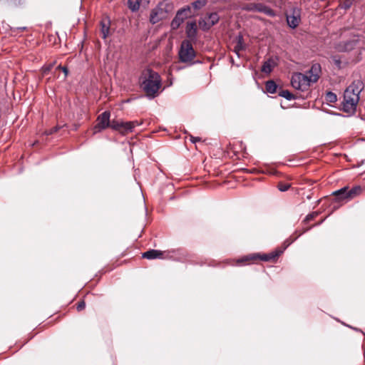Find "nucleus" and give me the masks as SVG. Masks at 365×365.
<instances>
[{
	"mask_svg": "<svg viewBox=\"0 0 365 365\" xmlns=\"http://www.w3.org/2000/svg\"><path fill=\"white\" fill-rule=\"evenodd\" d=\"M161 86V78L157 72L150 68L143 71L140 76V87L147 97L149 98L156 97Z\"/></svg>",
	"mask_w": 365,
	"mask_h": 365,
	"instance_id": "nucleus-1",
	"label": "nucleus"
},
{
	"mask_svg": "<svg viewBox=\"0 0 365 365\" xmlns=\"http://www.w3.org/2000/svg\"><path fill=\"white\" fill-rule=\"evenodd\" d=\"M364 89V83L361 80L354 81L346 88L344 93L342 102L343 110L348 113H354L356 111L357 103L359 101V94Z\"/></svg>",
	"mask_w": 365,
	"mask_h": 365,
	"instance_id": "nucleus-2",
	"label": "nucleus"
},
{
	"mask_svg": "<svg viewBox=\"0 0 365 365\" xmlns=\"http://www.w3.org/2000/svg\"><path fill=\"white\" fill-rule=\"evenodd\" d=\"M362 192V188L359 185L352 187L345 186L332 192L334 200L337 202H346L356 197L359 196Z\"/></svg>",
	"mask_w": 365,
	"mask_h": 365,
	"instance_id": "nucleus-3",
	"label": "nucleus"
},
{
	"mask_svg": "<svg viewBox=\"0 0 365 365\" xmlns=\"http://www.w3.org/2000/svg\"><path fill=\"white\" fill-rule=\"evenodd\" d=\"M282 253V250H275L268 254L253 253L238 259L237 263L242 264L247 262L249 264L250 262H255L257 260H261L263 262L275 261Z\"/></svg>",
	"mask_w": 365,
	"mask_h": 365,
	"instance_id": "nucleus-4",
	"label": "nucleus"
},
{
	"mask_svg": "<svg viewBox=\"0 0 365 365\" xmlns=\"http://www.w3.org/2000/svg\"><path fill=\"white\" fill-rule=\"evenodd\" d=\"M178 55L182 63H190L191 64L195 63L193 60L196 56V52L190 41L185 39L182 41Z\"/></svg>",
	"mask_w": 365,
	"mask_h": 365,
	"instance_id": "nucleus-5",
	"label": "nucleus"
},
{
	"mask_svg": "<svg viewBox=\"0 0 365 365\" xmlns=\"http://www.w3.org/2000/svg\"><path fill=\"white\" fill-rule=\"evenodd\" d=\"M192 16H194V14L192 11L191 6L190 5L185 6L176 12L174 19L170 23L171 29L173 30L178 29L185 19Z\"/></svg>",
	"mask_w": 365,
	"mask_h": 365,
	"instance_id": "nucleus-6",
	"label": "nucleus"
},
{
	"mask_svg": "<svg viewBox=\"0 0 365 365\" xmlns=\"http://www.w3.org/2000/svg\"><path fill=\"white\" fill-rule=\"evenodd\" d=\"M242 9L246 11L263 13L270 17L276 16V12L272 9L262 3L245 4L242 6Z\"/></svg>",
	"mask_w": 365,
	"mask_h": 365,
	"instance_id": "nucleus-7",
	"label": "nucleus"
},
{
	"mask_svg": "<svg viewBox=\"0 0 365 365\" xmlns=\"http://www.w3.org/2000/svg\"><path fill=\"white\" fill-rule=\"evenodd\" d=\"M311 83L306 74L295 73L292 76L291 84L295 89L305 91L310 86Z\"/></svg>",
	"mask_w": 365,
	"mask_h": 365,
	"instance_id": "nucleus-8",
	"label": "nucleus"
},
{
	"mask_svg": "<svg viewBox=\"0 0 365 365\" xmlns=\"http://www.w3.org/2000/svg\"><path fill=\"white\" fill-rule=\"evenodd\" d=\"M220 16L217 12L207 14L204 18H200L198 24L203 31H209L214 25L218 23Z\"/></svg>",
	"mask_w": 365,
	"mask_h": 365,
	"instance_id": "nucleus-9",
	"label": "nucleus"
},
{
	"mask_svg": "<svg viewBox=\"0 0 365 365\" xmlns=\"http://www.w3.org/2000/svg\"><path fill=\"white\" fill-rule=\"evenodd\" d=\"M168 16V11L162 7V4H158L153 9L150 14V22L155 24L159 21L166 19Z\"/></svg>",
	"mask_w": 365,
	"mask_h": 365,
	"instance_id": "nucleus-10",
	"label": "nucleus"
},
{
	"mask_svg": "<svg viewBox=\"0 0 365 365\" xmlns=\"http://www.w3.org/2000/svg\"><path fill=\"white\" fill-rule=\"evenodd\" d=\"M110 111L106 110L100 114L97 118V123L94 126V132H101L110 126Z\"/></svg>",
	"mask_w": 365,
	"mask_h": 365,
	"instance_id": "nucleus-11",
	"label": "nucleus"
},
{
	"mask_svg": "<svg viewBox=\"0 0 365 365\" xmlns=\"http://www.w3.org/2000/svg\"><path fill=\"white\" fill-rule=\"evenodd\" d=\"M359 42V37L354 36L353 39L344 42H339L334 46L336 51L339 52H347L353 50Z\"/></svg>",
	"mask_w": 365,
	"mask_h": 365,
	"instance_id": "nucleus-12",
	"label": "nucleus"
},
{
	"mask_svg": "<svg viewBox=\"0 0 365 365\" xmlns=\"http://www.w3.org/2000/svg\"><path fill=\"white\" fill-rule=\"evenodd\" d=\"M185 34L187 40L190 42H195L197 36V26L195 21L187 23L185 28Z\"/></svg>",
	"mask_w": 365,
	"mask_h": 365,
	"instance_id": "nucleus-13",
	"label": "nucleus"
},
{
	"mask_svg": "<svg viewBox=\"0 0 365 365\" xmlns=\"http://www.w3.org/2000/svg\"><path fill=\"white\" fill-rule=\"evenodd\" d=\"M143 121H138V120H132V121H126L122 122L121 128L119 130V133L123 135H125L130 133H132L134 130V128L137 126H139L142 125Z\"/></svg>",
	"mask_w": 365,
	"mask_h": 365,
	"instance_id": "nucleus-14",
	"label": "nucleus"
},
{
	"mask_svg": "<svg viewBox=\"0 0 365 365\" xmlns=\"http://www.w3.org/2000/svg\"><path fill=\"white\" fill-rule=\"evenodd\" d=\"M321 73V66L319 63H314L312 66L311 68L306 73L307 75L309 81L312 83H316Z\"/></svg>",
	"mask_w": 365,
	"mask_h": 365,
	"instance_id": "nucleus-15",
	"label": "nucleus"
},
{
	"mask_svg": "<svg viewBox=\"0 0 365 365\" xmlns=\"http://www.w3.org/2000/svg\"><path fill=\"white\" fill-rule=\"evenodd\" d=\"M165 252L158 250H149L142 254V257L147 259H164Z\"/></svg>",
	"mask_w": 365,
	"mask_h": 365,
	"instance_id": "nucleus-16",
	"label": "nucleus"
},
{
	"mask_svg": "<svg viewBox=\"0 0 365 365\" xmlns=\"http://www.w3.org/2000/svg\"><path fill=\"white\" fill-rule=\"evenodd\" d=\"M276 63L274 61L272 58H269L267 61H264L261 71L263 73H270L273 69V68L275 66Z\"/></svg>",
	"mask_w": 365,
	"mask_h": 365,
	"instance_id": "nucleus-17",
	"label": "nucleus"
},
{
	"mask_svg": "<svg viewBox=\"0 0 365 365\" xmlns=\"http://www.w3.org/2000/svg\"><path fill=\"white\" fill-rule=\"evenodd\" d=\"M277 87L278 86L276 84V83L272 80H269V81H267L265 83V89H266L267 92L271 94H274V93H277Z\"/></svg>",
	"mask_w": 365,
	"mask_h": 365,
	"instance_id": "nucleus-18",
	"label": "nucleus"
},
{
	"mask_svg": "<svg viewBox=\"0 0 365 365\" xmlns=\"http://www.w3.org/2000/svg\"><path fill=\"white\" fill-rule=\"evenodd\" d=\"M245 48L244 41H243V36L242 35H239L237 37V43L235 46L234 51L239 55V52L240 51H242Z\"/></svg>",
	"mask_w": 365,
	"mask_h": 365,
	"instance_id": "nucleus-19",
	"label": "nucleus"
},
{
	"mask_svg": "<svg viewBox=\"0 0 365 365\" xmlns=\"http://www.w3.org/2000/svg\"><path fill=\"white\" fill-rule=\"evenodd\" d=\"M287 24L292 29H295L298 26L300 19L295 16H287Z\"/></svg>",
	"mask_w": 365,
	"mask_h": 365,
	"instance_id": "nucleus-20",
	"label": "nucleus"
},
{
	"mask_svg": "<svg viewBox=\"0 0 365 365\" xmlns=\"http://www.w3.org/2000/svg\"><path fill=\"white\" fill-rule=\"evenodd\" d=\"M142 0H128V8L133 12L138 11L140 9V6Z\"/></svg>",
	"mask_w": 365,
	"mask_h": 365,
	"instance_id": "nucleus-21",
	"label": "nucleus"
},
{
	"mask_svg": "<svg viewBox=\"0 0 365 365\" xmlns=\"http://www.w3.org/2000/svg\"><path fill=\"white\" fill-rule=\"evenodd\" d=\"M101 36L103 38H106L109 34L110 30V26H109V21L108 23H105L104 21L101 22Z\"/></svg>",
	"mask_w": 365,
	"mask_h": 365,
	"instance_id": "nucleus-22",
	"label": "nucleus"
},
{
	"mask_svg": "<svg viewBox=\"0 0 365 365\" xmlns=\"http://www.w3.org/2000/svg\"><path fill=\"white\" fill-rule=\"evenodd\" d=\"M207 3V0H196L193 1L191 5V8L192 7L195 10H200L202 7H204Z\"/></svg>",
	"mask_w": 365,
	"mask_h": 365,
	"instance_id": "nucleus-23",
	"label": "nucleus"
},
{
	"mask_svg": "<svg viewBox=\"0 0 365 365\" xmlns=\"http://www.w3.org/2000/svg\"><path fill=\"white\" fill-rule=\"evenodd\" d=\"M279 96L284 98L285 99H287L288 101L295 99L294 96L292 93H290L288 90L281 89L280 91L279 92Z\"/></svg>",
	"mask_w": 365,
	"mask_h": 365,
	"instance_id": "nucleus-24",
	"label": "nucleus"
},
{
	"mask_svg": "<svg viewBox=\"0 0 365 365\" xmlns=\"http://www.w3.org/2000/svg\"><path fill=\"white\" fill-rule=\"evenodd\" d=\"M122 122H123L122 120H113L111 121L110 120L109 128H110L113 130L119 131V130L122 127L121 126Z\"/></svg>",
	"mask_w": 365,
	"mask_h": 365,
	"instance_id": "nucleus-25",
	"label": "nucleus"
},
{
	"mask_svg": "<svg viewBox=\"0 0 365 365\" xmlns=\"http://www.w3.org/2000/svg\"><path fill=\"white\" fill-rule=\"evenodd\" d=\"M356 0H344L340 6L342 9H348L356 2Z\"/></svg>",
	"mask_w": 365,
	"mask_h": 365,
	"instance_id": "nucleus-26",
	"label": "nucleus"
},
{
	"mask_svg": "<svg viewBox=\"0 0 365 365\" xmlns=\"http://www.w3.org/2000/svg\"><path fill=\"white\" fill-rule=\"evenodd\" d=\"M326 100L330 103H335L337 101L336 95L329 91L326 94Z\"/></svg>",
	"mask_w": 365,
	"mask_h": 365,
	"instance_id": "nucleus-27",
	"label": "nucleus"
},
{
	"mask_svg": "<svg viewBox=\"0 0 365 365\" xmlns=\"http://www.w3.org/2000/svg\"><path fill=\"white\" fill-rule=\"evenodd\" d=\"M60 129H61V127L58 125H56L49 130H45L43 134L45 135H51L58 132Z\"/></svg>",
	"mask_w": 365,
	"mask_h": 365,
	"instance_id": "nucleus-28",
	"label": "nucleus"
},
{
	"mask_svg": "<svg viewBox=\"0 0 365 365\" xmlns=\"http://www.w3.org/2000/svg\"><path fill=\"white\" fill-rule=\"evenodd\" d=\"M291 185L289 183L279 182L277 185L278 189L282 192H285L289 189Z\"/></svg>",
	"mask_w": 365,
	"mask_h": 365,
	"instance_id": "nucleus-29",
	"label": "nucleus"
},
{
	"mask_svg": "<svg viewBox=\"0 0 365 365\" xmlns=\"http://www.w3.org/2000/svg\"><path fill=\"white\" fill-rule=\"evenodd\" d=\"M319 213L317 212H313L309 215H307L305 217V219L304 220V223H307V222H309V221L314 220L315 217H317L318 216Z\"/></svg>",
	"mask_w": 365,
	"mask_h": 365,
	"instance_id": "nucleus-30",
	"label": "nucleus"
},
{
	"mask_svg": "<svg viewBox=\"0 0 365 365\" xmlns=\"http://www.w3.org/2000/svg\"><path fill=\"white\" fill-rule=\"evenodd\" d=\"M53 65H54V63H51L49 64H47V65H44L43 67H42V72L44 75L47 74L49 73V71L53 68Z\"/></svg>",
	"mask_w": 365,
	"mask_h": 365,
	"instance_id": "nucleus-31",
	"label": "nucleus"
},
{
	"mask_svg": "<svg viewBox=\"0 0 365 365\" xmlns=\"http://www.w3.org/2000/svg\"><path fill=\"white\" fill-rule=\"evenodd\" d=\"M170 252H172L173 254H179V255H182V257H185V258L187 257V254L186 251L184 250L183 249L173 250Z\"/></svg>",
	"mask_w": 365,
	"mask_h": 365,
	"instance_id": "nucleus-32",
	"label": "nucleus"
},
{
	"mask_svg": "<svg viewBox=\"0 0 365 365\" xmlns=\"http://www.w3.org/2000/svg\"><path fill=\"white\" fill-rule=\"evenodd\" d=\"M331 59L334 64L338 67L341 68V61L340 58L338 56H331Z\"/></svg>",
	"mask_w": 365,
	"mask_h": 365,
	"instance_id": "nucleus-33",
	"label": "nucleus"
},
{
	"mask_svg": "<svg viewBox=\"0 0 365 365\" xmlns=\"http://www.w3.org/2000/svg\"><path fill=\"white\" fill-rule=\"evenodd\" d=\"M86 307V303L83 300L82 301H80L78 302L77 304V306H76V309L78 312H81L82 310H83Z\"/></svg>",
	"mask_w": 365,
	"mask_h": 365,
	"instance_id": "nucleus-34",
	"label": "nucleus"
},
{
	"mask_svg": "<svg viewBox=\"0 0 365 365\" xmlns=\"http://www.w3.org/2000/svg\"><path fill=\"white\" fill-rule=\"evenodd\" d=\"M56 69L61 70L65 73V76H67L68 70L66 66H61V65H59L57 66Z\"/></svg>",
	"mask_w": 365,
	"mask_h": 365,
	"instance_id": "nucleus-35",
	"label": "nucleus"
},
{
	"mask_svg": "<svg viewBox=\"0 0 365 365\" xmlns=\"http://www.w3.org/2000/svg\"><path fill=\"white\" fill-rule=\"evenodd\" d=\"M190 140L193 143L201 141V138L200 137H194L191 135H190Z\"/></svg>",
	"mask_w": 365,
	"mask_h": 365,
	"instance_id": "nucleus-36",
	"label": "nucleus"
},
{
	"mask_svg": "<svg viewBox=\"0 0 365 365\" xmlns=\"http://www.w3.org/2000/svg\"><path fill=\"white\" fill-rule=\"evenodd\" d=\"M312 227H313V226H312V227H308V228L304 229V231L302 232V234H303L304 232H305L308 231L309 230H310Z\"/></svg>",
	"mask_w": 365,
	"mask_h": 365,
	"instance_id": "nucleus-37",
	"label": "nucleus"
},
{
	"mask_svg": "<svg viewBox=\"0 0 365 365\" xmlns=\"http://www.w3.org/2000/svg\"><path fill=\"white\" fill-rule=\"evenodd\" d=\"M18 29H20V30L23 31V30H25L26 28L25 27H20V28H18Z\"/></svg>",
	"mask_w": 365,
	"mask_h": 365,
	"instance_id": "nucleus-38",
	"label": "nucleus"
},
{
	"mask_svg": "<svg viewBox=\"0 0 365 365\" xmlns=\"http://www.w3.org/2000/svg\"><path fill=\"white\" fill-rule=\"evenodd\" d=\"M302 234V232L299 233V234L298 235V236H296V237H294V240H297V239L298 238V237H299V236H300Z\"/></svg>",
	"mask_w": 365,
	"mask_h": 365,
	"instance_id": "nucleus-39",
	"label": "nucleus"
},
{
	"mask_svg": "<svg viewBox=\"0 0 365 365\" xmlns=\"http://www.w3.org/2000/svg\"><path fill=\"white\" fill-rule=\"evenodd\" d=\"M302 234V232L299 233V234L298 235V236H296V237H294V240H297V239L298 238V237H299V236H300Z\"/></svg>",
	"mask_w": 365,
	"mask_h": 365,
	"instance_id": "nucleus-40",
	"label": "nucleus"
},
{
	"mask_svg": "<svg viewBox=\"0 0 365 365\" xmlns=\"http://www.w3.org/2000/svg\"><path fill=\"white\" fill-rule=\"evenodd\" d=\"M302 234V232L299 233V234L298 235V236H296V237H294V240H297V239L298 238V237H299V236H300Z\"/></svg>",
	"mask_w": 365,
	"mask_h": 365,
	"instance_id": "nucleus-41",
	"label": "nucleus"
}]
</instances>
